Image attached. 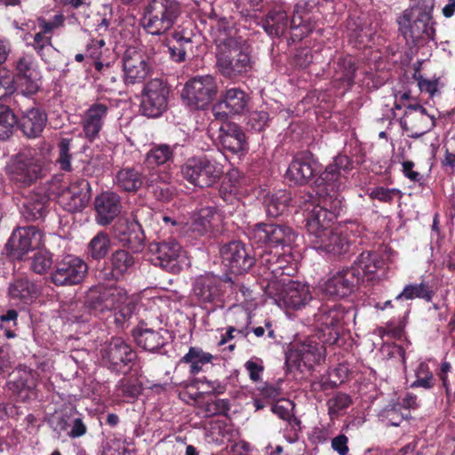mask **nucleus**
<instances>
[{
    "mask_svg": "<svg viewBox=\"0 0 455 455\" xmlns=\"http://www.w3.org/2000/svg\"><path fill=\"white\" fill-rule=\"evenodd\" d=\"M87 270V264L83 259L67 255L56 263L51 280L57 286L75 285L84 280Z\"/></svg>",
    "mask_w": 455,
    "mask_h": 455,
    "instance_id": "2eb2a0df",
    "label": "nucleus"
},
{
    "mask_svg": "<svg viewBox=\"0 0 455 455\" xmlns=\"http://www.w3.org/2000/svg\"><path fill=\"white\" fill-rule=\"evenodd\" d=\"M216 44V68L228 79H236L247 75L253 68V60L245 51L240 40L233 36V29L228 28L226 20L213 28Z\"/></svg>",
    "mask_w": 455,
    "mask_h": 455,
    "instance_id": "f03ea898",
    "label": "nucleus"
},
{
    "mask_svg": "<svg viewBox=\"0 0 455 455\" xmlns=\"http://www.w3.org/2000/svg\"><path fill=\"white\" fill-rule=\"evenodd\" d=\"M416 379L411 384V387H422L431 389L435 384V379L428 364L426 362H420L415 370Z\"/></svg>",
    "mask_w": 455,
    "mask_h": 455,
    "instance_id": "603ef678",
    "label": "nucleus"
},
{
    "mask_svg": "<svg viewBox=\"0 0 455 455\" xmlns=\"http://www.w3.org/2000/svg\"><path fill=\"white\" fill-rule=\"evenodd\" d=\"M16 117L6 106L0 105V139L6 140L12 133Z\"/></svg>",
    "mask_w": 455,
    "mask_h": 455,
    "instance_id": "4d7b16f0",
    "label": "nucleus"
},
{
    "mask_svg": "<svg viewBox=\"0 0 455 455\" xmlns=\"http://www.w3.org/2000/svg\"><path fill=\"white\" fill-rule=\"evenodd\" d=\"M90 199V183L84 179H78L62 190L59 196V204L64 210L75 212L84 210Z\"/></svg>",
    "mask_w": 455,
    "mask_h": 455,
    "instance_id": "412c9836",
    "label": "nucleus"
},
{
    "mask_svg": "<svg viewBox=\"0 0 455 455\" xmlns=\"http://www.w3.org/2000/svg\"><path fill=\"white\" fill-rule=\"evenodd\" d=\"M399 29L405 37L433 40L435 28L431 10L425 5H415L403 12L398 19Z\"/></svg>",
    "mask_w": 455,
    "mask_h": 455,
    "instance_id": "1a4fd4ad",
    "label": "nucleus"
},
{
    "mask_svg": "<svg viewBox=\"0 0 455 455\" xmlns=\"http://www.w3.org/2000/svg\"><path fill=\"white\" fill-rule=\"evenodd\" d=\"M221 221V215L214 207L208 206L196 212L189 223L188 229L200 235L211 232Z\"/></svg>",
    "mask_w": 455,
    "mask_h": 455,
    "instance_id": "c756f323",
    "label": "nucleus"
},
{
    "mask_svg": "<svg viewBox=\"0 0 455 455\" xmlns=\"http://www.w3.org/2000/svg\"><path fill=\"white\" fill-rule=\"evenodd\" d=\"M355 230V226L353 224H339L332 227L311 245L315 250L327 253H345L352 243Z\"/></svg>",
    "mask_w": 455,
    "mask_h": 455,
    "instance_id": "f8f14e48",
    "label": "nucleus"
},
{
    "mask_svg": "<svg viewBox=\"0 0 455 455\" xmlns=\"http://www.w3.org/2000/svg\"><path fill=\"white\" fill-rule=\"evenodd\" d=\"M156 181V178L144 179L134 168H124L117 172L115 178L116 185L124 191L135 192L143 184L153 186Z\"/></svg>",
    "mask_w": 455,
    "mask_h": 455,
    "instance_id": "72a5a7b5",
    "label": "nucleus"
},
{
    "mask_svg": "<svg viewBox=\"0 0 455 455\" xmlns=\"http://www.w3.org/2000/svg\"><path fill=\"white\" fill-rule=\"evenodd\" d=\"M42 233L34 226L15 229L6 243L10 255L20 259L42 243Z\"/></svg>",
    "mask_w": 455,
    "mask_h": 455,
    "instance_id": "6ab92c4d",
    "label": "nucleus"
},
{
    "mask_svg": "<svg viewBox=\"0 0 455 455\" xmlns=\"http://www.w3.org/2000/svg\"><path fill=\"white\" fill-rule=\"evenodd\" d=\"M250 96L242 89L230 88L225 91L220 102L212 108L217 118L225 117L227 113L241 115L249 108Z\"/></svg>",
    "mask_w": 455,
    "mask_h": 455,
    "instance_id": "a878e982",
    "label": "nucleus"
},
{
    "mask_svg": "<svg viewBox=\"0 0 455 455\" xmlns=\"http://www.w3.org/2000/svg\"><path fill=\"white\" fill-rule=\"evenodd\" d=\"M193 291L201 302L212 303L222 294V280L218 275L206 273L196 279Z\"/></svg>",
    "mask_w": 455,
    "mask_h": 455,
    "instance_id": "cd10ccee",
    "label": "nucleus"
},
{
    "mask_svg": "<svg viewBox=\"0 0 455 455\" xmlns=\"http://www.w3.org/2000/svg\"><path fill=\"white\" fill-rule=\"evenodd\" d=\"M220 252L223 266L235 275L247 272L255 263L254 257L241 242L233 241L225 244Z\"/></svg>",
    "mask_w": 455,
    "mask_h": 455,
    "instance_id": "a211bd4d",
    "label": "nucleus"
},
{
    "mask_svg": "<svg viewBox=\"0 0 455 455\" xmlns=\"http://www.w3.org/2000/svg\"><path fill=\"white\" fill-rule=\"evenodd\" d=\"M409 411L399 412L398 405L388 407L385 411V418L388 424L394 427H398L400 424L409 417Z\"/></svg>",
    "mask_w": 455,
    "mask_h": 455,
    "instance_id": "338daca9",
    "label": "nucleus"
},
{
    "mask_svg": "<svg viewBox=\"0 0 455 455\" xmlns=\"http://www.w3.org/2000/svg\"><path fill=\"white\" fill-rule=\"evenodd\" d=\"M15 91L13 76L7 71L0 70V100L10 96Z\"/></svg>",
    "mask_w": 455,
    "mask_h": 455,
    "instance_id": "e2e57ef3",
    "label": "nucleus"
},
{
    "mask_svg": "<svg viewBox=\"0 0 455 455\" xmlns=\"http://www.w3.org/2000/svg\"><path fill=\"white\" fill-rule=\"evenodd\" d=\"M180 13L178 0H151L146 7L142 26L151 35H164L174 26Z\"/></svg>",
    "mask_w": 455,
    "mask_h": 455,
    "instance_id": "423d86ee",
    "label": "nucleus"
},
{
    "mask_svg": "<svg viewBox=\"0 0 455 455\" xmlns=\"http://www.w3.org/2000/svg\"><path fill=\"white\" fill-rule=\"evenodd\" d=\"M51 38V36L39 30L33 36V42L29 44L43 60L45 59V53L52 50Z\"/></svg>",
    "mask_w": 455,
    "mask_h": 455,
    "instance_id": "052dcab7",
    "label": "nucleus"
},
{
    "mask_svg": "<svg viewBox=\"0 0 455 455\" xmlns=\"http://www.w3.org/2000/svg\"><path fill=\"white\" fill-rule=\"evenodd\" d=\"M213 356L208 352H204L200 347H191L188 352L181 358L182 363L190 365V372L197 374L202 371L204 364L211 363Z\"/></svg>",
    "mask_w": 455,
    "mask_h": 455,
    "instance_id": "49530a36",
    "label": "nucleus"
},
{
    "mask_svg": "<svg viewBox=\"0 0 455 455\" xmlns=\"http://www.w3.org/2000/svg\"><path fill=\"white\" fill-rule=\"evenodd\" d=\"M116 232L120 235V239L126 243H131L132 238L140 240V227L136 221H128L120 220L115 226Z\"/></svg>",
    "mask_w": 455,
    "mask_h": 455,
    "instance_id": "6e6d98bb",
    "label": "nucleus"
},
{
    "mask_svg": "<svg viewBox=\"0 0 455 455\" xmlns=\"http://www.w3.org/2000/svg\"><path fill=\"white\" fill-rule=\"evenodd\" d=\"M16 74L26 94H34L41 88L42 75L33 56L24 54L18 59Z\"/></svg>",
    "mask_w": 455,
    "mask_h": 455,
    "instance_id": "bb28decb",
    "label": "nucleus"
},
{
    "mask_svg": "<svg viewBox=\"0 0 455 455\" xmlns=\"http://www.w3.org/2000/svg\"><path fill=\"white\" fill-rule=\"evenodd\" d=\"M111 106L109 102L97 100L91 104L81 118L83 136L92 142L100 138V133L108 119Z\"/></svg>",
    "mask_w": 455,
    "mask_h": 455,
    "instance_id": "dca6fc26",
    "label": "nucleus"
},
{
    "mask_svg": "<svg viewBox=\"0 0 455 455\" xmlns=\"http://www.w3.org/2000/svg\"><path fill=\"white\" fill-rule=\"evenodd\" d=\"M63 24L64 16L62 14H56L51 20L44 18L37 19V28L48 36H51L54 30L61 28Z\"/></svg>",
    "mask_w": 455,
    "mask_h": 455,
    "instance_id": "680f3d73",
    "label": "nucleus"
},
{
    "mask_svg": "<svg viewBox=\"0 0 455 455\" xmlns=\"http://www.w3.org/2000/svg\"><path fill=\"white\" fill-rule=\"evenodd\" d=\"M324 359V347L314 339L294 343L286 355V363L301 369H311Z\"/></svg>",
    "mask_w": 455,
    "mask_h": 455,
    "instance_id": "4468645a",
    "label": "nucleus"
},
{
    "mask_svg": "<svg viewBox=\"0 0 455 455\" xmlns=\"http://www.w3.org/2000/svg\"><path fill=\"white\" fill-rule=\"evenodd\" d=\"M88 302L99 313L108 312L117 326H123L132 315L135 306L126 291L114 283L99 284L88 294Z\"/></svg>",
    "mask_w": 455,
    "mask_h": 455,
    "instance_id": "20e7f679",
    "label": "nucleus"
},
{
    "mask_svg": "<svg viewBox=\"0 0 455 455\" xmlns=\"http://www.w3.org/2000/svg\"><path fill=\"white\" fill-rule=\"evenodd\" d=\"M166 331H154L149 328L139 326L133 331V337L137 345L144 350L155 352L165 344V338L163 333Z\"/></svg>",
    "mask_w": 455,
    "mask_h": 455,
    "instance_id": "e433bc0d",
    "label": "nucleus"
},
{
    "mask_svg": "<svg viewBox=\"0 0 455 455\" xmlns=\"http://www.w3.org/2000/svg\"><path fill=\"white\" fill-rule=\"evenodd\" d=\"M110 245L111 241L109 235L100 231L90 241L88 244V253L93 259H102L108 254Z\"/></svg>",
    "mask_w": 455,
    "mask_h": 455,
    "instance_id": "3c124183",
    "label": "nucleus"
},
{
    "mask_svg": "<svg viewBox=\"0 0 455 455\" xmlns=\"http://www.w3.org/2000/svg\"><path fill=\"white\" fill-rule=\"evenodd\" d=\"M219 86L217 79L207 74L188 79L182 90L181 100L188 108L204 109L217 97Z\"/></svg>",
    "mask_w": 455,
    "mask_h": 455,
    "instance_id": "6e6552de",
    "label": "nucleus"
},
{
    "mask_svg": "<svg viewBox=\"0 0 455 455\" xmlns=\"http://www.w3.org/2000/svg\"><path fill=\"white\" fill-rule=\"evenodd\" d=\"M250 379L257 382L260 379L261 374L264 371L263 362L259 358H252L247 361L244 364Z\"/></svg>",
    "mask_w": 455,
    "mask_h": 455,
    "instance_id": "69168bd1",
    "label": "nucleus"
},
{
    "mask_svg": "<svg viewBox=\"0 0 455 455\" xmlns=\"http://www.w3.org/2000/svg\"><path fill=\"white\" fill-rule=\"evenodd\" d=\"M170 89L160 79L149 81L144 87L141 100V111L148 117H158L167 108Z\"/></svg>",
    "mask_w": 455,
    "mask_h": 455,
    "instance_id": "ddd939ff",
    "label": "nucleus"
},
{
    "mask_svg": "<svg viewBox=\"0 0 455 455\" xmlns=\"http://www.w3.org/2000/svg\"><path fill=\"white\" fill-rule=\"evenodd\" d=\"M372 200L390 204L395 197L401 198L402 192L398 188H389L383 186L373 188L369 192Z\"/></svg>",
    "mask_w": 455,
    "mask_h": 455,
    "instance_id": "13d9d810",
    "label": "nucleus"
},
{
    "mask_svg": "<svg viewBox=\"0 0 455 455\" xmlns=\"http://www.w3.org/2000/svg\"><path fill=\"white\" fill-rule=\"evenodd\" d=\"M8 293L10 298L15 301L30 304L37 298L39 290L28 278H17L10 283Z\"/></svg>",
    "mask_w": 455,
    "mask_h": 455,
    "instance_id": "f704fd0d",
    "label": "nucleus"
},
{
    "mask_svg": "<svg viewBox=\"0 0 455 455\" xmlns=\"http://www.w3.org/2000/svg\"><path fill=\"white\" fill-rule=\"evenodd\" d=\"M352 400L349 395L338 393L327 402L328 414L331 419L338 418L350 406Z\"/></svg>",
    "mask_w": 455,
    "mask_h": 455,
    "instance_id": "5fc2aeb1",
    "label": "nucleus"
},
{
    "mask_svg": "<svg viewBox=\"0 0 455 455\" xmlns=\"http://www.w3.org/2000/svg\"><path fill=\"white\" fill-rule=\"evenodd\" d=\"M400 125L409 137L419 139L435 126V120L421 105H409L400 120Z\"/></svg>",
    "mask_w": 455,
    "mask_h": 455,
    "instance_id": "f3484780",
    "label": "nucleus"
},
{
    "mask_svg": "<svg viewBox=\"0 0 455 455\" xmlns=\"http://www.w3.org/2000/svg\"><path fill=\"white\" fill-rule=\"evenodd\" d=\"M268 121V114L266 111H254L248 116L247 124L254 131H261Z\"/></svg>",
    "mask_w": 455,
    "mask_h": 455,
    "instance_id": "0e129e2a",
    "label": "nucleus"
},
{
    "mask_svg": "<svg viewBox=\"0 0 455 455\" xmlns=\"http://www.w3.org/2000/svg\"><path fill=\"white\" fill-rule=\"evenodd\" d=\"M142 390L141 384L135 378L121 379L112 393V401L116 403H128L136 398Z\"/></svg>",
    "mask_w": 455,
    "mask_h": 455,
    "instance_id": "58836bf2",
    "label": "nucleus"
},
{
    "mask_svg": "<svg viewBox=\"0 0 455 455\" xmlns=\"http://www.w3.org/2000/svg\"><path fill=\"white\" fill-rule=\"evenodd\" d=\"M52 265V254L47 251H40L32 258L31 268L37 274H44L51 268Z\"/></svg>",
    "mask_w": 455,
    "mask_h": 455,
    "instance_id": "bf43d9fd",
    "label": "nucleus"
},
{
    "mask_svg": "<svg viewBox=\"0 0 455 455\" xmlns=\"http://www.w3.org/2000/svg\"><path fill=\"white\" fill-rule=\"evenodd\" d=\"M384 266L383 260L376 252L364 251L354 262L351 269H359L361 272V279L363 276L372 278L371 275Z\"/></svg>",
    "mask_w": 455,
    "mask_h": 455,
    "instance_id": "37998d69",
    "label": "nucleus"
},
{
    "mask_svg": "<svg viewBox=\"0 0 455 455\" xmlns=\"http://www.w3.org/2000/svg\"><path fill=\"white\" fill-rule=\"evenodd\" d=\"M101 355L104 363L116 371L132 363L137 356L131 345L121 337L113 338L101 350Z\"/></svg>",
    "mask_w": 455,
    "mask_h": 455,
    "instance_id": "4be33fe9",
    "label": "nucleus"
},
{
    "mask_svg": "<svg viewBox=\"0 0 455 455\" xmlns=\"http://www.w3.org/2000/svg\"><path fill=\"white\" fill-rule=\"evenodd\" d=\"M174 148L168 144L154 145L147 153L145 164L148 168L163 165L173 158Z\"/></svg>",
    "mask_w": 455,
    "mask_h": 455,
    "instance_id": "a18cd8bd",
    "label": "nucleus"
},
{
    "mask_svg": "<svg viewBox=\"0 0 455 455\" xmlns=\"http://www.w3.org/2000/svg\"><path fill=\"white\" fill-rule=\"evenodd\" d=\"M111 266L110 275L114 279H119L128 274L135 264V259L132 253L125 250H117L109 258Z\"/></svg>",
    "mask_w": 455,
    "mask_h": 455,
    "instance_id": "79ce46f5",
    "label": "nucleus"
},
{
    "mask_svg": "<svg viewBox=\"0 0 455 455\" xmlns=\"http://www.w3.org/2000/svg\"><path fill=\"white\" fill-rule=\"evenodd\" d=\"M344 315L345 313L343 309L337 304H326L319 308L317 314L314 315V322L315 327L320 331H324L331 328L329 332V335L331 336L332 331L343 320Z\"/></svg>",
    "mask_w": 455,
    "mask_h": 455,
    "instance_id": "2f4dec72",
    "label": "nucleus"
},
{
    "mask_svg": "<svg viewBox=\"0 0 455 455\" xmlns=\"http://www.w3.org/2000/svg\"><path fill=\"white\" fill-rule=\"evenodd\" d=\"M354 165L345 155L337 156L321 174L323 188L318 190L319 204H308L306 227L310 243H314L332 228L341 208L343 198L339 192L346 188Z\"/></svg>",
    "mask_w": 455,
    "mask_h": 455,
    "instance_id": "f257e3e1",
    "label": "nucleus"
},
{
    "mask_svg": "<svg viewBox=\"0 0 455 455\" xmlns=\"http://www.w3.org/2000/svg\"><path fill=\"white\" fill-rule=\"evenodd\" d=\"M318 163L310 152L297 154L290 164L285 179L293 185L306 184L315 173Z\"/></svg>",
    "mask_w": 455,
    "mask_h": 455,
    "instance_id": "5701e85b",
    "label": "nucleus"
},
{
    "mask_svg": "<svg viewBox=\"0 0 455 455\" xmlns=\"http://www.w3.org/2000/svg\"><path fill=\"white\" fill-rule=\"evenodd\" d=\"M219 138L223 148L232 153L238 154L246 149L245 135L242 129L235 124H227L222 126Z\"/></svg>",
    "mask_w": 455,
    "mask_h": 455,
    "instance_id": "473e14b6",
    "label": "nucleus"
},
{
    "mask_svg": "<svg viewBox=\"0 0 455 455\" xmlns=\"http://www.w3.org/2000/svg\"><path fill=\"white\" fill-rule=\"evenodd\" d=\"M191 44L189 37L184 36L180 32L175 31L172 34V41L167 43L170 58L176 62L185 60L187 46Z\"/></svg>",
    "mask_w": 455,
    "mask_h": 455,
    "instance_id": "09e8293b",
    "label": "nucleus"
},
{
    "mask_svg": "<svg viewBox=\"0 0 455 455\" xmlns=\"http://www.w3.org/2000/svg\"><path fill=\"white\" fill-rule=\"evenodd\" d=\"M415 298L424 299L427 301H430L432 299V292L428 289L427 285L421 283L418 284H407L403 291L396 297V300L400 299H413Z\"/></svg>",
    "mask_w": 455,
    "mask_h": 455,
    "instance_id": "864d4df0",
    "label": "nucleus"
},
{
    "mask_svg": "<svg viewBox=\"0 0 455 455\" xmlns=\"http://www.w3.org/2000/svg\"><path fill=\"white\" fill-rule=\"evenodd\" d=\"M259 264L263 268L262 275H266V279L275 278L282 275H289L284 271L281 258L269 252L266 251L260 255Z\"/></svg>",
    "mask_w": 455,
    "mask_h": 455,
    "instance_id": "de8ad7c7",
    "label": "nucleus"
},
{
    "mask_svg": "<svg viewBox=\"0 0 455 455\" xmlns=\"http://www.w3.org/2000/svg\"><path fill=\"white\" fill-rule=\"evenodd\" d=\"M291 202V195L285 190L267 193L264 196L263 204L268 216L277 217L283 214Z\"/></svg>",
    "mask_w": 455,
    "mask_h": 455,
    "instance_id": "c03bdc74",
    "label": "nucleus"
},
{
    "mask_svg": "<svg viewBox=\"0 0 455 455\" xmlns=\"http://www.w3.org/2000/svg\"><path fill=\"white\" fill-rule=\"evenodd\" d=\"M347 36L356 44L367 46L374 35V29L363 17H350L347 23Z\"/></svg>",
    "mask_w": 455,
    "mask_h": 455,
    "instance_id": "c9c22d12",
    "label": "nucleus"
},
{
    "mask_svg": "<svg viewBox=\"0 0 455 455\" xmlns=\"http://www.w3.org/2000/svg\"><path fill=\"white\" fill-rule=\"evenodd\" d=\"M124 80L126 84L141 83L148 75V57L133 48L125 51L123 59Z\"/></svg>",
    "mask_w": 455,
    "mask_h": 455,
    "instance_id": "393cba45",
    "label": "nucleus"
},
{
    "mask_svg": "<svg viewBox=\"0 0 455 455\" xmlns=\"http://www.w3.org/2000/svg\"><path fill=\"white\" fill-rule=\"evenodd\" d=\"M148 251L152 264L171 273L180 272L186 261L185 251L180 244L172 239L150 243Z\"/></svg>",
    "mask_w": 455,
    "mask_h": 455,
    "instance_id": "9d476101",
    "label": "nucleus"
},
{
    "mask_svg": "<svg viewBox=\"0 0 455 455\" xmlns=\"http://www.w3.org/2000/svg\"><path fill=\"white\" fill-rule=\"evenodd\" d=\"M46 122V114L43 110L35 108L27 110L22 115L19 125L26 137L35 139L41 135Z\"/></svg>",
    "mask_w": 455,
    "mask_h": 455,
    "instance_id": "7c9ffc66",
    "label": "nucleus"
},
{
    "mask_svg": "<svg viewBox=\"0 0 455 455\" xmlns=\"http://www.w3.org/2000/svg\"><path fill=\"white\" fill-rule=\"evenodd\" d=\"M78 411L72 406H66L55 413L50 419L51 427L54 431L61 434L68 431L71 426V422Z\"/></svg>",
    "mask_w": 455,
    "mask_h": 455,
    "instance_id": "8fccbe9b",
    "label": "nucleus"
},
{
    "mask_svg": "<svg viewBox=\"0 0 455 455\" xmlns=\"http://www.w3.org/2000/svg\"><path fill=\"white\" fill-rule=\"evenodd\" d=\"M312 297L307 284L290 281L283 285V291L274 299L275 303L284 309L299 310L304 307Z\"/></svg>",
    "mask_w": 455,
    "mask_h": 455,
    "instance_id": "b1692460",
    "label": "nucleus"
},
{
    "mask_svg": "<svg viewBox=\"0 0 455 455\" xmlns=\"http://www.w3.org/2000/svg\"><path fill=\"white\" fill-rule=\"evenodd\" d=\"M50 148L42 144L37 148H28L14 155L6 165L9 179L21 186H28L41 175L49 158Z\"/></svg>",
    "mask_w": 455,
    "mask_h": 455,
    "instance_id": "39448f33",
    "label": "nucleus"
},
{
    "mask_svg": "<svg viewBox=\"0 0 455 455\" xmlns=\"http://www.w3.org/2000/svg\"><path fill=\"white\" fill-rule=\"evenodd\" d=\"M48 197L38 192H33L25 196L22 203L23 216L28 220H36L44 216Z\"/></svg>",
    "mask_w": 455,
    "mask_h": 455,
    "instance_id": "ea45409f",
    "label": "nucleus"
},
{
    "mask_svg": "<svg viewBox=\"0 0 455 455\" xmlns=\"http://www.w3.org/2000/svg\"><path fill=\"white\" fill-rule=\"evenodd\" d=\"M290 28L292 41H300L309 35L315 27V15L313 13V4L299 1L296 4L293 15L289 21L287 13L283 10H273L268 12L263 28L270 36H281Z\"/></svg>",
    "mask_w": 455,
    "mask_h": 455,
    "instance_id": "7ed1b4c3",
    "label": "nucleus"
},
{
    "mask_svg": "<svg viewBox=\"0 0 455 455\" xmlns=\"http://www.w3.org/2000/svg\"><path fill=\"white\" fill-rule=\"evenodd\" d=\"M296 233L287 226L259 223L251 232L250 238L259 245L268 244L273 247H291L297 239Z\"/></svg>",
    "mask_w": 455,
    "mask_h": 455,
    "instance_id": "9b49d317",
    "label": "nucleus"
},
{
    "mask_svg": "<svg viewBox=\"0 0 455 455\" xmlns=\"http://www.w3.org/2000/svg\"><path fill=\"white\" fill-rule=\"evenodd\" d=\"M360 280L359 269L345 268L332 273L323 284V291L327 295L344 298L353 292Z\"/></svg>",
    "mask_w": 455,
    "mask_h": 455,
    "instance_id": "aec40b11",
    "label": "nucleus"
},
{
    "mask_svg": "<svg viewBox=\"0 0 455 455\" xmlns=\"http://www.w3.org/2000/svg\"><path fill=\"white\" fill-rule=\"evenodd\" d=\"M294 404L290 400L278 401L272 406L273 413L276 414L280 419L288 421L291 427L292 435L287 436L286 439L289 443H292L298 440V432L300 430V421L294 417L292 411Z\"/></svg>",
    "mask_w": 455,
    "mask_h": 455,
    "instance_id": "a19ab883",
    "label": "nucleus"
},
{
    "mask_svg": "<svg viewBox=\"0 0 455 455\" xmlns=\"http://www.w3.org/2000/svg\"><path fill=\"white\" fill-rule=\"evenodd\" d=\"M60 149V156L58 162L60 164L62 170L69 171L70 170V141L68 139H62L59 144Z\"/></svg>",
    "mask_w": 455,
    "mask_h": 455,
    "instance_id": "774afa93",
    "label": "nucleus"
},
{
    "mask_svg": "<svg viewBox=\"0 0 455 455\" xmlns=\"http://www.w3.org/2000/svg\"><path fill=\"white\" fill-rule=\"evenodd\" d=\"M334 74L332 82L337 87H349L355 77V66L352 56L340 57L332 64Z\"/></svg>",
    "mask_w": 455,
    "mask_h": 455,
    "instance_id": "4c0bfd02",
    "label": "nucleus"
},
{
    "mask_svg": "<svg viewBox=\"0 0 455 455\" xmlns=\"http://www.w3.org/2000/svg\"><path fill=\"white\" fill-rule=\"evenodd\" d=\"M180 173L189 183L200 188H209L221 178L223 166L208 156H193L181 165Z\"/></svg>",
    "mask_w": 455,
    "mask_h": 455,
    "instance_id": "0eeeda50",
    "label": "nucleus"
},
{
    "mask_svg": "<svg viewBox=\"0 0 455 455\" xmlns=\"http://www.w3.org/2000/svg\"><path fill=\"white\" fill-rule=\"evenodd\" d=\"M96 220L100 225L109 224L121 212L120 196L113 192H104L95 199Z\"/></svg>",
    "mask_w": 455,
    "mask_h": 455,
    "instance_id": "c85d7f7f",
    "label": "nucleus"
}]
</instances>
